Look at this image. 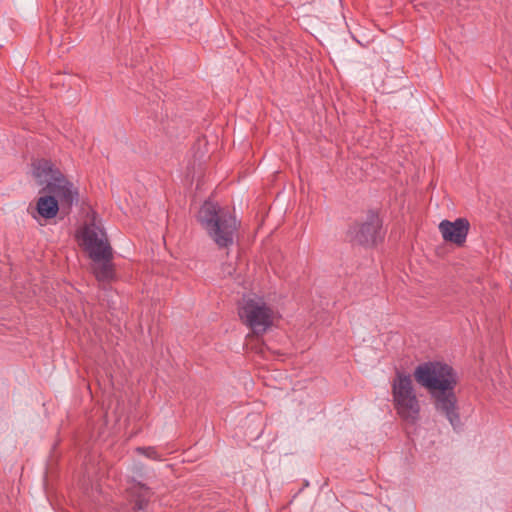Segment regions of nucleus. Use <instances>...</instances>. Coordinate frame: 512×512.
Here are the masks:
<instances>
[{
    "mask_svg": "<svg viewBox=\"0 0 512 512\" xmlns=\"http://www.w3.org/2000/svg\"><path fill=\"white\" fill-rule=\"evenodd\" d=\"M394 402L415 394L409 375L398 374L392 384Z\"/></svg>",
    "mask_w": 512,
    "mask_h": 512,
    "instance_id": "obj_12",
    "label": "nucleus"
},
{
    "mask_svg": "<svg viewBox=\"0 0 512 512\" xmlns=\"http://www.w3.org/2000/svg\"><path fill=\"white\" fill-rule=\"evenodd\" d=\"M470 229V223L466 218H457L454 221L443 220L439 224V231L445 242L458 247L464 246Z\"/></svg>",
    "mask_w": 512,
    "mask_h": 512,
    "instance_id": "obj_7",
    "label": "nucleus"
},
{
    "mask_svg": "<svg viewBox=\"0 0 512 512\" xmlns=\"http://www.w3.org/2000/svg\"><path fill=\"white\" fill-rule=\"evenodd\" d=\"M83 244L92 261H98L100 258L111 256V253H113L106 233L96 225L85 227Z\"/></svg>",
    "mask_w": 512,
    "mask_h": 512,
    "instance_id": "obj_5",
    "label": "nucleus"
},
{
    "mask_svg": "<svg viewBox=\"0 0 512 512\" xmlns=\"http://www.w3.org/2000/svg\"><path fill=\"white\" fill-rule=\"evenodd\" d=\"M112 259L113 253H111V256L100 258L98 261H93L92 270L98 281L109 282L114 279L115 270Z\"/></svg>",
    "mask_w": 512,
    "mask_h": 512,
    "instance_id": "obj_10",
    "label": "nucleus"
},
{
    "mask_svg": "<svg viewBox=\"0 0 512 512\" xmlns=\"http://www.w3.org/2000/svg\"><path fill=\"white\" fill-rule=\"evenodd\" d=\"M241 321L256 336H261L273 325V310L262 297L245 296L238 308Z\"/></svg>",
    "mask_w": 512,
    "mask_h": 512,
    "instance_id": "obj_3",
    "label": "nucleus"
},
{
    "mask_svg": "<svg viewBox=\"0 0 512 512\" xmlns=\"http://www.w3.org/2000/svg\"><path fill=\"white\" fill-rule=\"evenodd\" d=\"M60 209L61 205L58 203V200L49 193L37 199L36 211L44 219L54 218Z\"/></svg>",
    "mask_w": 512,
    "mask_h": 512,
    "instance_id": "obj_11",
    "label": "nucleus"
},
{
    "mask_svg": "<svg viewBox=\"0 0 512 512\" xmlns=\"http://www.w3.org/2000/svg\"><path fill=\"white\" fill-rule=\"evenodd\" d=\"M136 451L149 459L157 461L162 460L161 455L157 452V450L154 447H137Z\"/></svg>",
    "mask_w": 512,
    "mask_h": 512,
    "instance_id": "obj_14",
    "label": "nucleus"
},
{
    "mask_svg": "<svg viewBox=\"0 0 512 512\" xmlns=\"http://www.w3.org/2000/svg\"><path fill=\"white\" fill-rule=\"evenodd\" d=\"M197 220L219 249H228L234 244L239 223L228 209L205 201L199 209Z\"/></svg>",
    "mask_w": 512,
    "mask_h": 512,
    "instance_id": "obj_2",
    "label": "nucleus"
},
{
    "mask_svg": "<svg viewBox=\"0 0 512 512\" xmlns=\"http://www.w3.org/2000/svg\"><path fill=\"white\" fill-rule=\"evenodd\" d=\"M235 271V268L233 265L229 264L227 266H223V273L227 276H232Z\"/></svg>",
    "mask_w": 512,
    "mask_h": 512,
    "instance_id": "obj_15",
    "label": "nucleus"
},
{
    "mask_svg": "<svg viewBox=\"0 0 512 512\" xmlns=\"http://www.w3.org/2000/svg\"><path fill=\"white\" fill-rule=\"evenodd\" d=\"M414 377L429 391L436 410L443 414L453 427L458 426L460 417L454 392L458 382L456 371L446 363L426 362L417 366Z\"/></svg>",
    "mask_w": 512,
    "mask_h": 512,
    "instance_id": "obj_1",
    "label": "nucleus"
},
{
    "mask_svg": "<svg viewBox=\"0 0 512 512\" xmlns=\"http://www.w3.org/2000/svg\"><path fill=\"white\" fill-rule=\"evenodd\" d=\"M134 489L136 493L134 510H144L147 507L149 498L151 496V490L142 483H137V485L134 486Z\"/></svg>",
    "mask_w": 512,
    "mask_h": 512,
    "instance_id": "obj_13",
    "label": "nucleus"
},
{
    "mask_svg": "<svg viewBox=\"0 0 512 512\" xmlns=\"http://www.w3.org/2000/svg\"><path fill=\"white\" fill-rule=\"evenodd\" d=\"M381 226L379 216L370 212L365 222L356 223L349 228L348 237L354 243L363 246H374L383 238Z\"/></svg>",
    "mask_w": 512,
    "mask_h": 512,
    "instance_id": "obj_4",
    "label": "nucleus"
},
{
    "mask_svg": "<svg viewBox=\"0 0 512 512\" xmlns=\"http://www.w3.org/2000/svg\"><path fill=\"white\" fill-rule=\"evenodd\" d=\"M63 173L51 161L47 159H37L32 163V176L38 185L47 188L54 179L61 177Z\"/></svg>",
    "mask_w": 512,
    "mask_h": 512,
    "instance_id": "obj_8",
    "label": "nucleus"
},
{
    "mask_svg": "<svg viewBox=\"0 0 512 512\" xmlns=\"http://www.w3.org/2000/svg\"><path fill=\"white\" fill-rule=\"evenodd\" d=\"M41 192L49 193L58 200L61 205L62 211H69L72 206L78 201V190L74 184L70 182L63 174L58 179H54V182L50 183L47 188H42Z\"/></svg>",
    "mask_w": 512,
    "mask_h": 512,
    "instance_id": "obj_6",
    "label": "nucleus"
},
{
    "mask_svg": "<svg viewBox=\"0 0 512 512\" xmlns=\"http://www.w3.org/2000/svg\"><path fill=\"white\" fill-rule=\"evenodd\" d=\"M395 408L400 417L407 422L414 423L419 417L420 405L415 394L395 401Z\"/></svg>",
    "mask_w": 512,
    "mask_h": 512,
    "instance_id": "obj_9",
    "label": "nucleus"
}]
</instances>
